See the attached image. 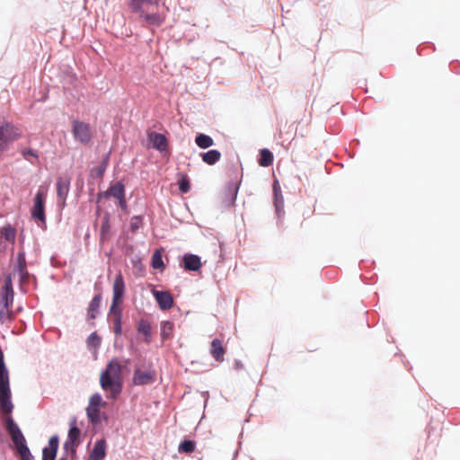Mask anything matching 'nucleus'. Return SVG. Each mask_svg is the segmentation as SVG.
Instances as JSON below:
<instances>
[{
	"label": "nucleus",
	"instance_id": "1",
	"mask_svg": "<svg viewBox=\"0 0 460 460\" xmlns=\"http://www.w3.org/2000/svg\"><path fill=\"white\" fill-rule=\"evenodd\" d=\"M123 368L118 358H112L100 374V385L109 399H117L123 388Z\"/></svg>",
	"mask_w": 460,
	"mask_h": 460
},
{
	"label": "nucleus",
	"instance_id": "2",
	"mask_svg": "<svg viewBox=\"0 0 460 460\" xmlns=\"http://www.w3.org/2000/svg\"><path fill=\"white\" fill-rule=\"evenodd\" d=\"M5 428L20 455L21 460H32V456L26 445V440L13 420L9 417L5 420Z\"/></svg>",
	"mask_w": 460,
	"mask_h": 460
},
{
	"label": "nucleus",
	"instance_id": "3",
	"mask_svg": "<svg viewBox=\"0 0 460 460\" xmlns=\"http://www.w3.org/2000/svg\"><path fill=\"white\" fill-rule=\"evenodd\" d=\"M22 130L10 122H4L0 125V156L22 137Z\"/></svg>",
	"mask_w": 460,
	"mask_h": 460
},
{
	"label": "nucleus",
	"instance_id": "4",
	"mask_svg": "<svg viewBox=\"0 0 460 460\" xmlns=\"http://www.w3.org/2000/svg\"><path fill=\"white\" fill-rule=\"evenodd\" d=\"M72 133L75 139L83 145L89 144L93 138L92 127L84 121L73 120Z\"/></svg>",
	"mask_w": 460,
	"mask_h": 460
},
{
	"label": "nucleus",
	"instance_id": "5",
	"mask_svg": "<svg viewBox=\"0 0 460 460\" xmlns=\"http://www.w3.org/2000/svg\"><path fill=\"white\" fill-rule=\"evenodd\" d=\"M13 274H18L21 286L29 281L30 274L27 270V263L25 259V252L21 251L17 253L15 261L13 263Z\"/></svg>",
	"mask_w": 460,
	"mask_h": 460
},
{
	"label": "nucleus",
	"instance_id": "6",
	"mask_svg": "<svg viewBox=\"0 0 460 460\" xmlns=\"http://www.w3.org/2000/svg\"><path fill=\"white\" fill-rule=\"evenodd\" d=\"M113 296L111 308L120 307L119 305L122 302L125 293V283L121 273L116 275L112 287Z\"/></svg>",
	"mask_w": 460,
	"mask_h": 460
},
{
	"label": "nucleus",
	"instance_id": "7",
	"mask_svg": "<svg viewBox=\"0 0 460 460\" xmlns=\"http://www.w3.org/2000/svg\"><path fill=\"white\" fill-rule=\"evenodd\" d=\"M14 292L13 288L12 274L6 276L4 284L0 289V305L12 306L13 303Z\"/></svg>",
	"mask_w": 460,
	"mask_h": 460
},
{
	"label": "nucleus",
	"instance_id": "8",
	"mask_svg": "<svg viewBox=\"0 0 460 460\" xmlns=\"http://www.w3.org/2000/svg\"><path fill=\"white\" fill-rule=\"evenodd\" d=\"M44 202V193L39 190L34 198V205L31 209V216L42 223H45L46 221Z\"/></svg>",
	"mask_w": 460,
	"mask_h": 460
},
{
	"label": "nucleus",
	"instance_id": "9",
	"mask_svg": "<svg viewBox=\"0 0 460 460\" xmlns=\"http://www.w3.org/2000/svg\"><path fill=\"white\" fill-rule=\"evenodd\" d=\"M70 179L67 177H59L57 181V195L58 199V205L64 208L66 199L69 192Z\"/></svg>",
	"mask_w": 460,
	"mask_h": 460
},
{
	"label": "nucleus",
	"instance_id": "10",
	"mask_svg": "<svg viewBox=\"0 0 460 460\" xmlns=\"http://www.w3.org/2000/svg\"><path fill=\"white\" fill-rule=\"evenodd\" d=\"M155 372L154 370L142 371L136 369L133 375V384L135 385H145L155 381Z\"/></svg>",
	"mask_w": 460,
	"mask_h": 460
},
{
	"label": "nucleus",
	"instance_id": "11",
	"mask_svg": "<svg viewBox=\"0 0 460 460\" xmlns=\"http://www.w3.org/2000/svg\"><path fill=\"white\" fill-rule=\"evenodd\" d=\"M147 137L155 149L160 152L167 150L168 141L164 135L152 131L147 134Z\"/></svg>",
	"mask_w": 460,
	"mask_h": 460
},
{
	"label": "nucleus",
	"instance_id": "12",
	"mask_svg": "<svg viewBox=\"0 0 460 460\" xmlns=\"http://www.w3.org/2000/svg\"><path fill=\"white\" fill-rule=\"evenodd\" d=\"M80 429L76 426V420H73L70 421V429L68 431V438L65 443V448L68 449L70 447H75L80 443Z\"/></svg>",
	"mask_w": 460,
	"mask_h": 460
},
{
	"label": "nucleus",
	"instance_id": "13",
	"mask_svg": "<svg viewBox=\"0 0 460 460\" xmlns=\"http://www.w3.org/2000/svg\"><path fill=\"white\" fill-rule=\"evenodd\" d=\"M154 296L162 310H168L173 305V298L167 291H154Z\"/></svg>",
	"mask_w": 460,
	"mask_h": 460
},
{
	"label": "nucleus",
	"instance_id": "14",
	"mask_svg": "<svg viewBox=\"0 0 460 460\" xmlns=\"http://www.w3.org/2000/svg\"><path fill=\"white\" fill-rule=\"evenodd\" d=\"M130 11L139 15L144 13L146 5H158L159 0H126Z\"/></svg>",
	"mask_w": 460,
	"mask_h": 460
},
{
	"label": "nucleus",
	"instance_id": "15",
	"mask_svg": "<svg viewBox=\"0 0 460 460\" xmlns=\"http://www.w3.org/2000/svg\"><path fill=\"white\" fill-rule=\"evenodd\" d=\"M210 354L217 362H223L225 360L226 349L221 340L214 339L211 341Z\"/></svg>",
	"mask_w": 460,
	"mask_h": 460
},
{
	"label": "nucleus",
	"instance_id": "16",
	"mask_svg": "<svg viewBox=\"0 0 460 460\" xmlns=\"http://www.w3.org/2000/svg\"><path fill=\"white\" fill-rule=\"evenodd\" d=\"M182 261L185 270L197 271L202 266L200 258L195 254H185Z\"/></svg>",
	"mask_w": 460,
	"mask_h": 460
},
{
	"label": "nucleus",
	"instance_id": "17",
	"mask_svg": "<svg viewBox=\"0 0 460 460\" xmlns=\"http://www.w3.org/2000/svg\"><path fill=\"white\" fill-rule=\"evenodd\" d=\"M106 456V441L104 439L97 440L89 456L88 460H102Z\"/></svg>",
	"mask_w": 460,
	"mask_h": 460
},
{
	"label": "nucleus",
	"instance_id": "18",
	"mask_svg": "<svg viewBox=\"0 0 460 460\" xmlns=\"http://www.w3.org/2000/svg\"><path fill=\"white\" fill-rule=\"evenodd\" d=\"M139 17L149 26H161L164 22V17L160 13H146L145 12Z\"/></svg>",
	"mask_w": 460,
	"mask_h": 460
},
{
	"label": "nucleus",
	"instance_id": "19",
	"mask_svg": "<svg viewBox=\"0 0 460 460\" xmlns=\"http://www.w3.org/2000/svg\"><path fill=\"white\" fill-rule=\"evenodd\" d=\"M110 314L112 317L114 332L118 335L122 332V313L120 307L110 308Z\"/></svg>",
	"mask_w": 460,
	"mask_h": 460
},
{
	"label": "nucleus",
	"instance_id": "20",
	"mask_svg": "<svg viewBox=\"0 0 460 460\" xmlns=\"http://www.w3.org/2000/svg\"><path fill=\"white\" fill-rule=\"evenodd\" d=\"M102 302V296L98 294L94 296V297L91 300L89 308H88V318L91 320H94L98 314L100 305Z\"/></svg>",
	"mask_w": 460,
	"mask_h": 460
},
{
	"label": "nucleus",
	"instance_id": "21",
	"mask_svg": "<svg viewBox=\"0 0 460 460\" xmlns=\"http://www.w3.org/2000/svg\"><path fill=\"white\" fill-rule=\"evenodd\" d=\"M0 237L5 241L14 243L16 238V230L11 225L4 226L0 228Z\"/></svg>",
	"mask_w": 460,
	"mask_h": 460
},
{
	"label": "nucleus",
	"instance_id": "22",
	"mask_svg": "<svg viewBox=\"0 0 460 460\" xmlns=\"http://www.w3.org/2000/svg\"><path fill=\"white\" fill-rule=\"evenodd\" d=\"M137 332L145 336V342H151V325L147 320L141 319L137 325Z\"/></svg>",
	"mask_w": 460,
	"mask_h": 460
},
{
	"label": "nucleus",
	"instance_id": "23",
	"mask_svg": "<svg viewBox=\"0 0 460 460\" xmlns=\"http://www.w3.org/2000/svg\"><path fill=\"white\" fill-rule=\"evenodd\" d=\"M201 157L204 163L209 165H213L220 160L221 153L217 150H209L201 154Z\"/></svg>",
	"mask_w": 460,
	"mask_h": 460
},
{
	"label": "nucleus",
	"instance_id": "24",
	"mask_svg": "<svg viewBox=\"0 0 460 460\" xmlns=\"http://www.w3.org/2000/svg\"><path fill=\"white\" fill-rule=\"evenodd\" d=\"M107 195L111 196L117 199H122L125 196V188L121 182H116L109 188Z\"/></svg>",
	"mask_w": 460,
	"mask_h": 460
},
{
	"label": "nucleus",
	"instance_id": "25",
	"mask_svg": "<svg viewBox=\"0 0 460 460\" xmlns=\"http://www.w3.org/2000/svg\"><path fill=\"white\" fill-rule=\"evenodd\" d=\"M151 266L155 270H164V264L163 261V249L155 251L151 260Z\"/></svg>",
	"mask_w": 460,
	"mask_h": 460
},
{
	"label": "nucleus",
	"instance_id": "26",
	"mask_svg": "<svg viewBox=\"0 0 460 460\" xmlns=\"http://www.w3.org/2000/svg\"><path fill=\"white\" fill-rule=\"evenodd\" d=\"M272 163H273L272 153L267 148L261 149L260 152L259 164L262 167H268V166L271 165Z\"/></svg>",
	"mask_w": 460,
	"mask_h": 460
},
{
	"label": "nucleus",
	"instance_id": "27",
	"mask_svg": "<svg viewBox=\"0 0 460 460\" xmlns=\"http://www.w3.org/2000/svg\"><path fill=\"white\" fill-rule=\"evenodd\" d=\"M196 145L203 149L208 148L214 145L213 139L205 134H198L195 138Z\"/></svg>",
	"mask_w": 460,
	"mask_h": 460
},
{
	"label": "nucleus",
	"instance_id": "28",
	"mask_svg": "<svg viewBox=\"0 0 460 460\" xmlns=\"http://www.w3.org/2000/svg\"><path fill=\"white\" fill-rule=\"evenodd\" d=\"M173 323L165 321L161 323V337L163 341L168 340L172 336Z\"/></svg>",
	"mask_w": 460,
	"mask_h": 460
},
{
	"label": "nucleus",
	"instance_id": "29",
	"mask_svg": "<svg viewBox=\"0 0 460 460\" xmlns=\"http://www.w3.org/2000/svg\"><path fill=\"white\" fill-rule=\"evenodd\" d=\"M180 453L190 454L195 450V443L192 440H184L179 445Z\"/></svg>",
	"mask_w": 460,
	"mask_h": 460
},
{
	"label": "nucleus",
	"instance_id": "30",
	"mask_svg": "<svg viewBox=\"0 0 460 460\" xmlns=\"http://www.w3.org/2000/svg\"><path fill=\"white\" fill-rule=\"evenodd\" d=\"M179 190L182 193H188L190 190V180L187 175L181 174L180 179L178 181Z\"/></svg>",
	"mask_w": 460,
	"mask_h": 460
},
{
	"label": "nucleus",
	"instance_id": "31",
	"mask_svg": "<svg viewBox=\"0 0 460 460\" xmlns=\"http://www.w3.org/2000/svg\"><path fill=\"white\" fill-rule=\"evenodd\" d=\"M86 412L89 420L92 423H98L100 420V408H94L88 406Z\"/></svg>",
	"mask_w": 460,
	"mask_h": 460
},
{
	"label": "nucleus",
	"instance_id": "32",
	"mask_svg": "<svg viewBox=\"0 0 460 460\" xmlns=\"http://www.w3.org/2000/svg\"><path fill=\"white\" fill-rule=\"evenodd\" d=\"M10 307V305L4 306V305H0V321L2 323L10 321L13 318V313Z\"/></svg>",
	"mask_w": 460,
	"mask_h": 460
},
{
	"label": "nucleus",
	"instance_id": "33",
	"mask_svg": "<svg viewBox=\"0 0 460 460\" xmlns=\"http://www.w3.org/2000/svg\"><path fill=\"white\" fill-rule=\"evenodd\" d=\"M110 229H111V226H110V222H109V217H105L103 218V221H102V226H101V241L102 242H104L107 239Z\"/></svg>",
	"mask_w": 460,
	"mask_h": 460
},
{
	"label": "nucleus",
	"instance_id": "34",
	"mask_svg": "<svg viewBox=\"0 0 460 460\" xmlns=\"http://www.w3.org/2000/svg\"><path fill=\"white\" fill-rule=\"evenodd\" d=\"M102 398L99 394H94L90 397L89 405L90 407L100 408L103 405Z\"/></svg>",
	"mask_w": 460,
	"mask_h": 460
},
{
	"label": "nucleus",
	"instance_id": "35",
	"mask_svg": "<svg viewBox=\"0 0 460 460\" xmlns=\"http://www.w3.org/2000/svg\"><path fill=\"white\" fill-rule=\"evenodd\" d=\"M21 154L22 155L23 158L28 161H31V157L38 159V154L31 148H22L21 150Z\"/></svg>",
	"mask_w": 460,
	"mask_h": 460
},
{
	"label": "nucleus",
	"instance_id": "36",
	"mask_svg": "<svg viewBox=\"0 0 460 460\" xmlns=\"http://www.w3.org/2000/svg\"><path fill=\"white\" fill-rule=\"evenodd\" d=\"M142 226V217L136 216L130 220V229L132 232H136Z\"/></svg>",
	"mask_w": 460,
	"mask_h": 460
},
{
	"label": "nucleus",
	"instance_id": "37",
	"mask_svg": "<svg viewBox=\"0 0 460 460\" xmlns=\"http://www.w3.org/2000/svg\"><path fill=\"white\" fill-rule=\"evenodd\" d=\"M100 342H101V339L100 337L97 335L96 332H93L89 337H88V340H87V343L89 346L91 347H93V348H96L100 345Z\"/></svg>",
	"mask_w": 460,
	"mask_h": 460
},
{
	"label": "nucleus",
	"instance_id": "38",
	"mask_svg": "<svg viewBox=\"0 0 460 460\" xmlns=\"http://www.w3.org/2000/svg\"><path fill=\"white\" fill-rule=\"evenodd\" d=\"M58 437L52 436L49 440V447L44 449H49L52 451H58Z\"/></svg>",
	"mask_w": 460,
	"mask_h": 460
},
{
	"label": "nucleus",
	"instance_id": "39",
	"mask_svg": "<svg viewBox=\"0 0 460 460\" xmlns=\"http://www.w3.org/2000/svg\"><path fill=\"white\" fill-rule=\"evenodd\" d=\"M57 451L43 449L42 460H55Z\"/></svg>",
	"mask_w": 460,
	"mask_h": 460
},
{
	"label": "nucleus",
	"instance_id": "40",
	"mask_svg": "<svg viewBox=\"0 0 460 460\" xmlns=\"http://www.w3.org/2000/svg\"><path fill=\"white\" fill-rule=\"evenodd\" d=\"M273 190H274L275 196H276V198H277V197H278L279 192L280 191V190H279V182H278L277 181H275V182H274V184H273Z\"/></svg>",
	"mask_w": 460,
	"mask_h": 460
},
{
	"label": "nucleus",
	"instance_id": "41",
	"mask_svg": "<svg viewBox=\"0 0 460 460\" xmlns=\"http://www.w3.org/2000/svg\"><path fill=\"white\" fill-rule=\"evenodd\" d=\"M118 200L119 201V205L121 206V208L126 207L125 196H123L122 199H118Z\"/></svg>",
	"mask_w": 460,
	"mask_h": 460
},
{
	"label": "nucleus",
	"instance_id": "42",
	"mask_svg": "<svg viewBox=\"0 0 460 460\" xmlns=\"http://www.w3.org/2000/svg\"><path fill=\"white\" fill-rule=\"evenodd\" d=\"M59 460H66V458H60Z\"/></svg>",
	"mask_w": 460,
	"mask_h": 460
}]
</instances>
